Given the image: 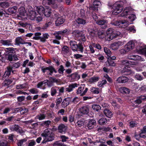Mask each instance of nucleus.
Returning a JSON list of instances; mask_svg holds the SVG:
<instances>
[{"label":"nucleus","mask_w":146,"mask_h":146,"mask_svg":"<svg viewBox=\"0 0 146 146\" xmlns=\"http://www.w3.org/2000/svg\"><path fill=\"white\" fill-rule=\"evenodd\" d=\"M28 9L29 13L28 14L26 12L24 7L20 8L19 9L20 17L22 19H27L29 16V19L31 20H34L37 22L41 21L42 19L41 15H39L36 13V12H34L33 9L31 6H29Z\"/></svg>","instance_id":"1"},{"label":"nucleus","mask_w":146,"mask_h":146,"mask_svg":"<svg viewBox=\"0 0 146 146\" xmlns=\"http://www.w3.org/2000/svg\"><path fill=\"white\" fill-rule=\"evenodd\" d=\"M121 33L119 31H115L112 28H109L106 31L105 39L107 40L110 41L118 36L121 37Z\"/></svg>","instance_id":"2"},{"label":"nucleus","mask_w":146,"mask_h":146,"mask_svg":"<svg viewBox=\"0 0 146 146\" xmlns=\"http://www.w3.org/2000/svg\"><path fill=\"white\" fill-rule=\"evenodd\" d=\"M43 138L42 143H44L47 142L52 141L54 139L53 134L51 130L47 129L41 135Z\"/></svg>","instance_id":"3"},{"label":"nucleus","mask_w":146,"mask_h":146,"mask_svg":"<svg viewBox=\"0 0 146 146\" xmlns=\"http://www.w3.org/2000/svg\"><path fill=\"white\" fill-rule=\"evenodd\" d=\"M122 2L119 1L115 3L112 7V14L113 15H117L122 11L123 7L122 5L121 4Z\"/></svg>","instance_id":"4"},{"label":"nucleus","mask_w":146,"mask_h":146,"mask_svg":"<svg viewBox=\"0 0 146 146\" xmlns=\"http://www.w3.org/2000/svg\"><path fill=\"white\" fill-rule=\"evenodd\" d=\"M129 21L125 19H122L116 21L114 23H112V25L123 28H127L130 24H132Z\"/></svg>","instance_id":"5"},{"label":"nucleus","mask_w":146,"mask_h":146,"mask_svg":"<svg viewBox=\"0 0 146 146\" xmlns=\"http://www.w3.org/2000/svg\"><path fill=\"white\" fill-rule=\"evenodd\" d=\"M41 70L44 73L46 72L47 70H48L49 72L47 73L48 74L50 75H52L53 72L55 73L56 72V71L55 69L51 66H49L48 67H41Z\"/></svg>","instance_id":"6"},{"label":"nucleus","mask_w":146,"mask_h":146,"mask_svg":"<svg viewBox=\"0 0 146 146\" xmlns=\"http://www.w3.org/2000/svg\"><path fill=\"white\" fill-rule=\"evenodd\" d=\"M125 43L124 41H118L114 42L111 44L110 47L113 50H116L118 49L120 46L123 45Z\"/></svg>","instance_id":"7"},{"label":"nucleus","mask_w":146,"mask_h":146,"mask_svg":"<svg viewBox=\"0 0 146 146\" xmlns=\"http://www.w3.org/2000/svg\"><path fill=\"white\" fill-rule=\"evenodd\" d=\"M127 58L128 59L135 61H144L145 60V59L142 58L141 56L136 55L129 54L127 56Z\"/></svg>","instance_id":"8"},{"label":"nucleus","mask_w":146,"mask_h":146,"mask_svg":"<svg viewBox=\"0 0 146 146\" xmlns=\"http://www.w3.org/2000/svg\"><path fill=\"white\" fill-rule=\"evenodd\" d=\"M42 3L44 5L46 4L52 5V7L54 8H58V6L55 3L54 0H43Z\"/></svg>","instance_id":"9"},{"label":"nucleus","mask_w":146,"mask_h":146,"mask_svg":"<svg viewBox=\"0 0 146 146\" xmlns=\"http://www.w3.org/2000/svg\"><path fill=\"white\" fill-rule=\"evenodd\" d=\"M84 88V85H82V86L79 87L77 91V94L82 96L85 95L87 92L88 89V88H86L85 90L83 91Z\"/></svg>","instance_id":"10"},{"label":"nucleus","mask_w":146,"mask_h":146,"mask_svg":"<svg viewBox=\"0 0 146 146\" xmlns=\"http://www.w3.org/2000/svg\"><path fill=\"white\" fill-rule=\"evenodd\" d=\"M101 5V3L98 0H95L93 2V6H90L89 9L90 10L97 11L98 8Z\"/></svg>","instance_id":"11"},{"label":"nucleus","mask_w":146,"mask_h":146,"mask_svg":"<svg viewBox=\"0 0 146 146\" xmlns=\"http://www.w3.org/2000/svg\"><path fill=\"white\" fill-rule=\"evenodd\" d=\"M132 11L130 8H126L120 14L121 17H126L130 13H132Z\"/></svg>","instance_id":"12"},{"label":"nucleus","mask_w":146,"mask_h":146,"mask_svg":"<svg viewBox=\"0 0 146 146\" xmlns=\"http://www.w3.org/2000/svg\"><path fill=\"white\" fill-rule=\"evenodd\" d=\"M134 44L132 41H129L125 45L124 48H125L126 51L127 52L131 50L134 47Z\"/></svg>","instance_id":"13"},{"label":"nucleus","mask_w":146,"mask_h":146,"mask_svg":"<svg viewBox=\"0 0 146 146\" xmlns=\"http://www.w3.org/2000/svg\"><path fill=\"white\" fill-rule=\"evenodd\" d=\"M35 11L34 12H36V13H38V15H42L43 14L44 8L42 6H36L35 8Z\"/></svg>","instance_id":"14"},{"label":"nucleus","mask_w":146,"mask_h":146,"mask_svg":"<svg viewBox=\"0 0 146 146\" xmlns=\"http://www.w3.org/2000/svg\"><path fill=\"white\" fill-rule=\"evenodd\" d=\"M10 129L12 131H16L20 133L23 132L22 130H21L20 128L18 125L11 126L10 127Z\"/></svg>","instance_id":"15"},{"label":"nucleus","mask_w":146,"mask_h":146,"mask_svg":"<svg viewBox=\"0 0 146 146\" xmlns=\"http://www.w3.org/2000/svg\"><path fill=\"white\" fill-rule=\"evenodd\" d=\"M129 80L128 78L126 76H122L118 78L117 81L119 83H125Z\"/></svg>","instance_id":"16"},{"label":"nucleus","mask_w":146,"mask_h":146,"mask_svg":"<svg viewBox=\"0 0 146 146\" xmlns=\"http://www.w3.org/2000/svg\"><path fill=\"white\" fill-rule=\"evenodd\" d=\"M119 91L123 94H127L130 92V90L128 88L125 87H121L119 88Z\"/></svg>","instance_id":"17"},{"label":"nucleus","mask_w":146,"mask_h":146,"mask_svg":"<svg viewBox=\"0 0 146 146\" xmlns=\"http://www.w3.org/2000/svg\"><path fill=\"white\" fill-rule=\"evenodd\" d=\"M96 23L100 25H104L103 28L105 29L107 27V24L108 23V21L106 20H98L96 22Z\"/></svg>","instance_id":"18"},{"label":"nucleus","mask_w":146,"mask_h":146,"mask_svg":"<svg viewBox=\"0 0 146 146\" xmlns=\"http://www.w3.org/2000/svg\"><path fill=\"white\" fill-rule=\"evenodd\" d=\"M137 63L135 62H131L126 60H123L121 62L122 64L125 66L128 65H136Z\"/></svg>","instance_id":"19"},{"label":"nucleus","mask_w":146,"mask_h":146,"mask_svg":"<svg viewBox=\"0 0 146 146\" xmlns=\"http://www.w3.org/2000/svg\"><path fill=\"white\" fill-rule=\"evenodd\" d=\"M65 19L63 17L59 16L56 21V26H59L62 24L64 21Z\"/></svg>","instance_id":"20"},{"label":"nucleus","mask_w":146,"mask_h":146,"mask_svg":"<svg viewBox=\"0 0 146 146\" xmlns=\"http://www.w3.org/2000/svg\"><path fill=\"white\" fill-rule=\"evenodd\" d=\"M80 111L83 114H87L89 113V107L88 106H83L80 109Z\"/></svg>","instance_id":"21"},{"label":"nucleus","mask_w":146,"mask_h":146,"mask_svg":"<svg viewBox=\"0 0 146 146\" xmlns=\"http://www.w3.org/2000/svg\"><path fill=\"white\" fill-rule=\"evenodd\" d=\"M70 99L71 98H65L62 102V107H65L68 105L70 103H71Z\"/></svg>","instance_id":"22"},{"label":"nucleus","mask_w":146,"mask_h":146,"mask_svg":"<svg viewBox=\"0 0 146 146\" xmlns=\"http://www.w3.org/2000/svg\"><path fill=\"white\" fill-rule=\"evenodd\" d=\"M78 86L79 85L76 83L72 84L70 85L68 87L66 88V90L68 92H71L72 91L73 88L78 87Z\"/></svg>","instance_id":"23"},{"label":"nucleus","mask_w":146,"mask_h":146,"mask_svg":"<svg viewBox=\"0 0 146 146\" xmlns=\"http://www.w3.org/2000/svg\"><path fill=\"white\" fill-rule=\"evenodd\" d=\"M67 128L66 126L64 124H60L58 127L59 132L60 133L65 132Z\"/></svg>","instance_id":"24"},{"label":"nucleus","mask_w":146,"mask_h":146,"mask_svg":"<svg viewBox=\"0 0 146 146\" xmlns=\"http://www.w3.org/2000/svg\"><path fill=\"white\" fill-rule=\"evenodd\" d=\"M51 9L49 7H47L45 9H44L43 14L47 17H49L51 15Z\"/></svg>","instance_id":"25"},{"label":"nucleus","mask_w":146,"mask_h":146,"mask_svg":"<svg viewBox=\"0 0 146 146\" xmlns=\"http://www.w3.org/2000/svg\"><path fill=\"white\" fill-rule=\"evenodd\" d=\"M77 44L76 42L74 41H71L70 42V47L74 51H76L77 50L76 48L77 47Z\"/></svg>","instance_id":"26"},{"label":"nucleus","mask_w":146,"mask_h":146,"mask_svg":"<svg viewBox=\"0 0 146 146\" xmlns=\"http://www.w3.org/2000/svg\"><path fill=\"white\" fill-rule=\"evenodd\" d=\"M96 124V121L94 119L90 120L88 124V127L90 129L93 128Z\"/></svg>","instance_id":"27"},{"label":"nucleus","mask_w":146,"mask_h":146,"mask_svg":"<svg viewBox=\"0 0 146 146\" xmlns=\"http://www.w3.org/2000/svg\"><path fill=\"white\" fill-rule=\"evenodd\" d=\"M0 43L4 46H9L11 45V41L10 40H0Z\"/></svg>","instance_id":"28"},{"label":"nucleus","mask_w":146,"mask_h":146,"mask_svg":"<svg viewBox=\"0 0 146 146\" xmlns=\"http://www.w3.org/2000/svg\"><path fill=\"white\" fill-rule=\"evenodd\" d=\"M98 35L100 38L103 39L105 37L106 35V33L104 30H100L98 32Z\"/></svg>","instance_id":"29"},{"label":"nucleus","mask_w":146,"mask_h":146,"mask_svg":"<svg viewBox=\"0 0 146 146\" xmlns=\"http://www.w3.org/2000/svg\"><path fill=\"white\" fill-rule=\"evenodd\" d=\"M105 115L107 117L110 118L112 116V112L108 109H105L104 111Z\"/></svg>","instance_id":"30"},{"label":"nucleus","mask_w":146,"mask_h":146,"mask_svg":"<svg viewBox=\"0 0 146 146\" xmlns=\"http://www.w3.org/2000/svg\"><path fill=\"white\" fill-rule=\"evenodd\" d=\"M90 91L94 94H98L99 93L101 90L98 88L92 87L90 89Z\"/></svg>","instance_id":"31"},{"label":"nucleus","mask_w":146,"mask_h":146,"mask_svg":"<svg viewBox=\"0 0 146 146\" xmlns=\"http://www.w3.org/2000/svg\"><path fill=\"white\" fill-rule=\"evenodd\" d=\"M27 86V83H24L17 85L16 88L17 89H24L26 88Z\"/></svg>","instance_id":"32"},{"label":"nucleus","mask_w":146,"mask_h":146,"mask_svg":"<svg viewBox=\"0 0 146 146\" xmlns=\"http://www.w3.org/2000/svg\"><path fill=\"white\" fill-rule=\"evenodd\" d=\"M76 21L78 24L84 25L86 23V20L80 18H78Z\"/></svg>","instance_id":"33"},{"label":"nucleus","mask_w":146,"mask_h":146,"mask_svg":"<svg viewBox=\"0 0 146 146\" xmlns=\"http://www.w3.org/2000/svg\"><path fill=\"white\" fill-rule=\"evenodd\" d=\"M129 21L131 23L134 21L136 18L135 15L133 13H130L128 17Z\"/></svg>","instance_id":"34"},{"label":"nucleus","mask_w":146,"mask_h":146,"mask_svg":"<svg viewBox=\"0 0 146 146\" xmlns=\"http://www.w3.org/2000/svg\"><path fill=\"white\" fill-rule=\"evenodd\" d=\"M12 68L10 67L7 68V70L6 71L3 75V77H8L10 74L11 72L12 71Z\"/></svg>","instance_id":"35"},{"label":"nucleus","mask_w":146,"mask_h":146,"mask_svg":"<svg viewBox=\"0 0 146 146\" xmlns=\"http://www.w3.org/2000/svg\"><path fill=\"white\" fill-rule=\"evenodd\" d=\"M17 9V7L15 6H14L9 8L8 9V11L10 13L13 14L16 12Z\"/></svg>","instance_id":"36"},{"label":"nucleus","mask_w":146,"mask_h":146,"mask_svg":"<svg viewBox=\"0 0 146 146\" xmlns=\"http://www.w3.org/2000/svg\"><path fill=\"white\" fill-rule=\"evenodd\" d=\"M62 32L61 31H58V32H56L54 33V35L56 38L58 40H60L61 39V35H62Z\"/></svg>","instance_id":"37"},{"label":"nucleus","mask_w":146,"mask_h":146,"mask_svg":"<svg viewBox=\"0 0 146 146\" xmlns=\"http://www.w3.org/2000/svg\"><path fill=\"white\" fill-rule=\"evenodd\" d=\"M71 77L73 80H78L80 78V76L76 73L72 74L71 75Z\"/></svg>","instance_id":"38"},{"label":"nucleus","mask_w":146,"mask_h":146,"mask_svg":"<svg viewBox=\"0 0 146 146\" xmlns=\"http://www.w3.org/2000/svg\"><path fill=\"white\" fill-rule=\"evenodd\" d=\"M58 88V87H52L51 89L50 92L51 95L52 96H54L57 92V90Z\"/></svg>","instance_id":"39"},{"label":"nucleus","mask_w":146,"mask_h":146,"mask_svg":"<svg viewBox=\"0 0 146 146\" xmlns=\"http://www.w3.org/2000/svg\"><path fill=\"white\" fill-rule=\"evenodd\" d=\"M98 122L100 124L103 125L107 123V120L106 118L102 117L99 120Z\"/></svg>","instance_id":"40"},{"label":"nucleus","mask_w":146,"mask_h":146,"mask_svg":"<svg viewBox=\"0 0 146 146\" xmlns=\"http://www.w3.org/2000/svg\"><path fill=\"white\" fill-rule=\"evenodd\" d=\"M100 130L103 132H106L107 131H111L112 130L109 127H102L98 128V130Z\"/></svg>","instance_id":"41"},{"label":"nucleus","mask_w":146,"mask_h":146,"mask_svg":"<svg viewBox=\"0 0 146 146\" xmlns=\"http://www.w3.org/2000/svg\"><path fill=\"white\" fill-rule=\"evenodd\" d=\"M9 6V3L6 1L2 2L0 3V7L3 8H6Z\"/></svg>","instance_id":"42"},{"label":"nucleus","mask_w":146,"mask_h":146,"mask_svg":"<svg viewBox=\"0 0 146 146\" xmlns=\"http://www.w3.org/2000/svg\"><path fill=\"white\" fill-rule=\"evenodd\" d=\"M92 108L95 111H98L101 109L100 106L97 104H94L92 106Z\"/></svg>","instance_id":"43"},{"label":"nucleus","mask_w":146,"mask_h":146,"mask_svg":"<svg viewBox=\"0 0 146 146\" xmlns=\"http://www.w3.org/2000/svg\"><path fill=\"white\" fill-rule=\"evenodd\" d=\"M16 44L19 45L20 44H23L24 41L20 37H17L15 40Z\"/></svg>","instance_id":"44"},{"label":"nucleus","mask_w":146,"mask_h":146,"mask_svg":"<svg viewBox=\"0 0 146 146\" xmlns=\"http://www.w3.org/2000/svg\"><path fill=\"white\" fill-rule=\"evenodd\" d=\"M126 29L129 32H131L133 33H135L136 32V30L133 26H130L127 27Z\"/></svg>","instance_id":"45"},{"label":"nucleus","mask_w":146,"mask_h":146,"mask_svg":"<svg viewBox=\"0 0 146 146\" xmlns=\"http://www.w3.org/2000/svg\"><path fill=\"white\" fill-rule=\"evenodd\" d=\"M82 33V31L78 30L74 31L73 33V35L76 37H79Z\"/></svg>","instance_id":"46"},{"label":"nucleus","mask_w":146,"mask_h":146,"mask_svg":"<svg viewBox=\"0 0 146 146\" xmlns=\"http://www.w3.org/2000/svg\"><path fill=\"white\" fill-rule=\"evenodd\" d=\"M122 72L123 73H125V72H127L128 73L126 74H129L131 73V70L128 67H125L123 68V69L122 70Z\"/></svg>","instance_id":"47"},{"label":"nucleus","mask_w":146,"mask_h":146,"mask_svg":"<svg viewBox=\"0 0 146 146\" xmlns=\"http://www.w3.org/2000/svg\"><path fill=\"white\" fill-rule=\"evenodd\" d=\"M27 140L25 139H23L19 140L18 141L17 145L18 146H23V145L26 143Z\"/></svg>","instance_id":"48"},{"label":"nucleus","mask_w":146,"mask_h":146,"mask_svg":"<svg viewBox=\"0 0 146 146\" xmlns=\"http://www.w3.org/2000/svg\"><path fill=\"white\" fill-rule=\"evenodd\" d=\"M49 36V35L47 33H44L43 35V37L40 38V41L42 42H44L46 39H48Z\"/></svg>","instance_id":"49"},{"label":"nucleus","mask_w":146,"mask_h":146,"mask_svg":"<svg viewBox=\"0 0 146 146\" xmlns=\"http://www.w3.org/2000/svg\"><path fill=\"white\" fill-rule=\"evenodd\" d=\"M88 32L90 35L93 37L95 36L96 34L97 33L96 31L90 29H88Z\"/></svg>","instance_id":"50"},{"label":"nucleus","mask_w":146,"mask_h":146,"mask_svg":"<svg viewBox=\"0 0 146 146\" xmlns=\"http://www.w3.org/2000/svg\"><path fill=\"white\" fill-rule=\"evenodd\" d=\"M41 35V33H36L35 34V36L33 37V38L36 40L39 39L40 40L41 37L40 36Z\"/></svg>","instance_id":"51"},{"label":"nucleus","mask_w":146,"mask_h":146,"mask_svg":"<svg viewBox=\"0 0 146 146\" xmlns=\"http://www.w3.org/2000/svg\"><path fill=\"white\" fill-rule=\"evenodd\" d=\"M77 50L76 51H78L82 53L83 51V47L82 45L80 44H78L77 45V47L76 48Z\"/></svg>","instance_id":"52"},{"label":"nucleus","mask_w":146,"mask_h":146,"mask_svg":"<svg viewBox=\"0 0 146 146\" xmlns=\"http://www.w3.org/2000/svg\"><path fill=\"white\" fill-rule=\"evenodd\" d=\"M99 78L98 77L93 76L90 79L89 81L91 82H95L98 81Z\"/></svg>","instance_id":"53"},{"label":"nucleus","mask_w":146,"mask_h":146,"mask_svg":"<svg viewBox=\"0 0 146 146\" xmlns=\"http://www.w3.org/2000/svg\"><path fill=\"white\" fill-rule=\"evenodd\" d=\"M107 83V81L106 80H102V81L99 82L97 84V86L99 87H102L104 84Z\"/></svg>","instance_id":"54"},{"label":"nucleus","mask_w":146,"mask_h":146,"mask_svg":"<svg viewBox=\"0 0 146 146\" xmlns=\"http://www.w3.org/2000/svg\"><path fill=\"white\" fill-rule=\"evenodd\" d=\"M104 50L105 52L107 55L108 56H111V52L109 49L106 48L104 47Z\"/></svg>","instance_id":"55"},{"label":"nucleus","mask_w":146,"mask_h":146,"mask_svg":"<svg viewBox=\"0 0 146 146\" xmlns=\"http://www.w3.org/2000/svg\"><path fill=\"white\" fill-rule=\"evenodd\" d=\"M45 116L44 114H40L36 116V118L39 120H42L44 119Z\"/></svg>","instance_id":"56"},{"label":"nucleus","mask_w":146,"mask_h":146,"mask_svg":"<svg viewBox=\"0 0 146 146\" xmlns=\"http://www.w3.org/2000/svg\"><path fill=\"white\" fill-rule=\"evenodd\" d=\"M84 120H79L77 123V125L79 127H81L84 125Z\"/></svg>","instance_id":"57"},{"label":"nucleus","mask_w":146,"mask_h":146,"mask_svg":"<svg viewBox=\"0 0 146 146\" xmlns=\"http://www.w3.org/2000/svg\"><path fill=\"white\" fill-rule=\"evenodd\" d=\"M62 32V35H64L69 34L71 33V31L69 29H65L63 31H61Z\"/></svg>","instance_id":"58"},{"label":"nucleus","mask_w":146,"mask_h":146,"mask_svg":"<svg viewBox=\"0 0 146 146\" xmlns=\"http://www.w3.org/2000/svg\"><path fill=\"white\" fill-rule=\"evenodd\" d=\"M108 62L109 64V66H114L116 65V64L113 60H110V59H108Z\"/></svg>","instance_id":"59"},{"label":"nucleus","mask_w":146,"mask_h":146,"mask_svg":"<svg viewBox=\"0 0 146 146\" xmlns=\"http://www.w3.org/2000/svg\"><path fill=\"white\" fill-rule=\"evenodd\" d=\"M140 88L139 85L135 83H134L133 86V88L136 91H138L140 90L139 88Z\"/></svg>","instance_id":"60"},{"label":"nucleus","mask_w":146,"mask_h":146,"mask_svg":"<svg viewBox=\"0 0 146 146\" xmlns=\"http://www.w3.org/2000/svg\"><path fill=\"white\" fill-rule=\"evenodd\" d=\"M140 91L141 92H146V85H143L139 88Z\"/></svg>","instance_id":"61"},{"label":"nucleus","mask_w":146,"mask_h":146,"mask_svg":"<svg viewBox=\"0 0 146 146\" xmlns=\"http://www.w3.org/2000/svg\"><path fill=\"white\" fill-rule=\"evenodd\" d=\"M69 51V48L66 46H64L62 48V52L64 54L67 53Z\"/></svg>","instance_id":"62"},{"label":"nucleus","mask_w":146,"mask_h":146,"mask_svg":"<svg viewBox=\"0 0 146 146\" xmlns=\"http://www.w3.org/2000/svg\"><path fill=\"white\" fill-rule=\"evenodd\" d=\"M53 145L54 146H63L64 144L60 141H56L54 143Z\"/></svg>","instance_id":"63"},{"label":"nucleus","mask_w":146,"mask_h":146,"mask_svg":"<svg viewBox=\"0 0 146 146\" xmlns=\"http://www.w3.org/2000/svg\"><path fill=\"white\" fill-rule=\"evenodd\" d=\"M29 91L32 94H36L38 93L37 89L35 88H33L29 90Z\"/></svg>","instance_id":"64"}]
</instances>
